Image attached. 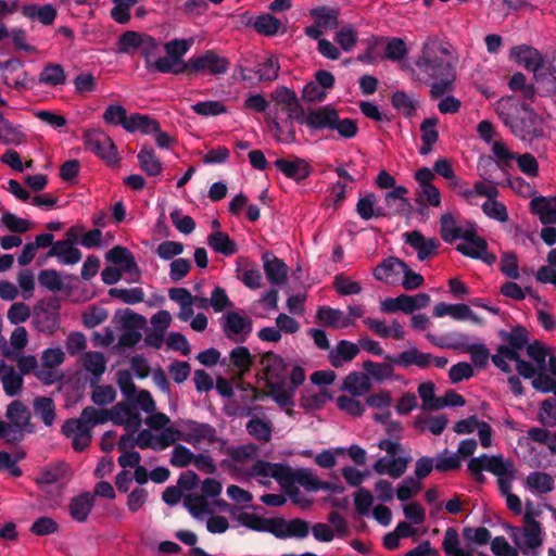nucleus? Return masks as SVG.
I'll return each mask as SVG.
<instances>
[{
  "label": "nucleus",
  "mask_w": 556,
  "mask_h": 556,
  "mask_svg": "<svg viewBox=\"0 0 556 556\" xmlns=\"http://www.w3.org/2000/svg\"><path fill=\"white\" fill-rule=\"evenodd\" d=\"M509 56L527 71L532 72L536 81H541L543 78L541 71L544 68L545 60L538 49L528 45L515 46L510 49Z\"/></svg>",
  "instance_id": "423d86ee"
},
{
  "label": "nucleus",
  "mask_w": 556,
  "mask_h": 556,
  "mask_svg": "<svg viewBox=\"0 0 556 556\" xmlns=\"http://www.w3.org/2000/svg\"><path fill=\"white\" fill-rule=\"evenodd\" d=\"M482 212L489 217L494 220L505 223L508 220V213L506 206L496 200H488L485 201L482 206Z\"/></svg>",
  "instance_id": "338daca9"
},
{
  "label": "nucleus",
  "mask_w": 556,
  "mask_h": 556,
  "mask_svg": "<svg viewBox=\"0 0 556 556\" xmlns=\"http://www.w3.org/2000/svg\"><path fill=\"white\" fill-rule=\"evenodd\" d=\"M459 543L457 530L453 527L447 528L442 542L445 556H473L472 549L465 551L459 547Z\"/></svg>",
  "instance_id": "4c0bfd02"
},
{
  "label": "nucleus",
  "mask_w": 556,
  "mask_h": 556,
  "mask_svg": "<svg viewBox=\"0 0 556 556\" xmlns=\"http://www.w3.org/2000/svg\"><path fill=\"white\" fill-rule=\"evenodd\" d=\"M50 257H58L60 263L65 265H74L81 260L83 254L80 250L71 244V242L59 240L55 241V243H53L50 250L45 254L40 264Z\"/></svg>",
  "instance_id": "f3484780"
},
{
  "label": "nucleus",
  "mask_w": 556,
  "mask_h": 556,
  "mask_svg": "<svg viewBox=\"0 0 556 556\" xmlns=\"http://www.w3.org/2000/svg\"><path fill=\"white\" fill-rule=\"evenodd\" d=\"M229 65V60L219 55L215 50H205L199 55L191 56V66L194 75H222L227 73Z\"/></svg>",
  "instance_id": "0eeeda50"
},
{
  "label": "nucleus",
  "mask_w": 556,
  "mask_h": 556,
  "mask_svg": "<svg viewBox=\"0 0 556 556\" xmlns=\"http://www.w3.org/2000/svg\"><path fill=\"white\" fill-rule=\"evenodd\" d=\"M84 367L87 371L91 372L93 379L91 380V386L98 383L101 376L105 372L106 369V359L101 352H88L84 358Z\"/></svg>",
  "instance_id": "58836bf2"
},
{
  "label": "nucleus",
  "mask_w": 556,
  "mask_h": 556,
  "mask_svg": "<svg viewBox=\"0 0 556 556\" xmlns=\"http://www.w3.org/2000/svg\"><path fill=\"white\" fill-rule=\"evenodd\" d=\"M184 506L194 518H200L202 515L211 513L205 495H201L200 493H189L185 495Z\"/></svg>",
  "instance_id": "37998d69"
},
{
  "label": "nucleus",
  "mask_w": 556,
  "mask_h": 556,
  "mask_svg": "<svg viewBox=\"0 0 556 556\" xmlns=\"http://www.w3.org/2000/svg\"><path fill=\"white\" fill-rule=\"evenodd\" d=\"M446 315H450L455 320H466L470 319L473 323H479L480 319L472 313L470 307L467 304H446L444 302H440L433 307V316L441 318Z\"/></svg>",
  "instance_id": "4be33fe9"
},
{
  "label": "nucleus",
  "mask_w": 556,
  "mask_h": 556,
  "mask_svg": "<svg viewBox=\"0 0 556 556\" xmlns=\"http://www.w3.org/2000/svg\"><path fill=\"white\" fill-rule=\"evenodd\" d=\"M114 406L111 409H97L93 406H87L81 412L83 419L89 422L91 427L105 424L109 420L114 422Z\"/></svg>",
  "instance_id": "a18cd8bd"
},
{
  "label": "nucleus",
  "mask_w": 556,
  "mask_h": 556,
  "mask_svg": "<svg viewBox=\"0 0 556 556\" xmlns=\"http://www.w3.org/2000/svg\"><path fill=\"white\" fill-rule=\"evenodd\" d=\"M187 427L189 432L186 434V438H184L185 442L194 445L202 441H206L210 444H214L218 440L215 428L210 424L188 420Z\"/></svg>",
  "instance_id": "412c9836"
},
{
  "label": "nucleus",
  "mask_w": 556,
  "mask_h": 556,
  "mask_svg": "<svg viewBox=\"0 0 556 556\" xmlns=\"http://www.w3.org/2000/svg\"><path fill=\"white\" fill-rule=\"evenodd\" d=\"M38 282L49 291L56 292L63 289L61 274L56 269H43L38 274Z\"/></svg>",
  "instance_id": "69168bd1"
},
{
  "label": "nucleus",
  "mask_w": 556,
  "mask_h": 556,
  "mask_svg": "<svg viewBox=\"0 0 556 556\" xmlns=\"http://www.w3.org/2000/svg\"><path fill=\"white\" fill-rule=\"evenodd\" d=\"M408 192L406 187L397 186L393 190L389 191L384 195V206L387 207L390 216H402L410 212L412 205L405 198Z\"/></svg>",
  "instance_id": "a211bd4d"
},
{
  "label": "nucleus",
  "mask_w": 556,
  "mask_h": 556,
  "mask_svg": "<svg viewBox=\"0 0 556 556\" xmlns=\"http://www.w3.org/2000/svg\"><path fill=\"white\" fill-rule=\"evenodd\" d=\"M245 429L251 437L258 441L268 442L271 439L273 427L270 421L253 417L247 422Z\"/></svg>",
  "instance_id": "ea45409f"
},
{
  "label": "nucleus",
  "mask_w": 556,
  "mask_h": 556,
  "mask_svg": "<svg viewBox=\"0 0 556 556\" xmlns=\"http://www.w3.org/2000/svg\"><path fill=\"white\" fill-rule=\"evenodd\" d=\"M191 110L198 115L210 117L225 114L227 106L220 101L208 100L197 102L191 105Z\"/></svg>",
  "instance_id": "5fc2aeb1"
},
{
  "label": "nucleus",
  "mask_w": 556,
  "mask_h": 556,
  "mask_svg": "<svg viewBox=\"0 0 556 556\" xmlns=\"http://www.w3.org/2000/svg\"><path fill=\"white\" fill-rule=\"evenodd\" d=\"M274 166L287 178L294 180L296 184H301L307 179L313 167L305 159L292 155L291 157H280L274 162Z\"/></svg>",
  "instance_id": "1a4fd4ad"
},
{
  "label": "nucleus",
  "mask_w": 556,
  "mask_h": 556,
  "mask_svg": "<svg viewBox=\"0 0 556 556\" xmlns=\"http://www.w3.org/2000/svg\"><path fill=\"white\" fill-rule=\"evenodd\" d=\"M263 268L269 283L281 286L286 282L288 276V266L271 251H265L262 254Z\"/></svg>",
  "instance_id": "ddd939ff"
},
{
  "label": "nucleus",
  "mask_w": 556,
  "mask_h": 556,
  "mask_svg": "<svg viewBox=\"0 0 556 556\" xmlns=\"http://www.w3.org/2000/svg\"><path fill=\"white\" fill-rule=\"evenodd\" d=\"M3 390L7 395H17L23 387V376L17 374L13 367H10L7 372L3 374L2 378Z\"/></svg>",
  "instance_id": "680f3d73"
},
{
  "label": "nucleus",
  "mask_w": 556,
  "mask_h": 556,
  "mask_svg": "<svg viewBox=\"0 0 556 556\" xmlns=\"http://www.w3.org/2000/svg\"><path fill=\"white\" fill-rule=\"evenodd\" d=\"M5 416L10 419L11 424H15L16 427H23V429H26L27 433L35 432V426L30 421V412L21 401H12L8 405Z\"/></svg>",
  "instance_id": "393cba45"
},
{
  "label": "nucleus",
  "mask_w": 556,
  "mask_h": 556,
  "mask_svg": "<svg viewBox=\"0 0 556 556\" xmlns=\"http://www.w3.org/2000/svg\"><path fill=\"white\" fill-rule=\"evenodd\" d=\"M254 29L265 36H275L279 33L281 22L269 13H264L255 18L253 22Z\"/></svg>",
  "instance_id": "c03bdc74"
},
{
  "label": "nucleus",
  "mask_w": 556,
  "mask_h": 556,
  "mask_svg": "<svg viewBox=\"0 0 556 556\" xmlns=\"http://www.w3.org/2000/svg\"><path fill=\"white\" fill-rule=\"evenodd\" d=\"M270 129L275 131V138L282 143H293L296 141L293 122L287 121L286 126L277 119L270 122Z\"/></svg>",
  "instance_id": "0e129e2a"
},
{
  "label": "nucleus",
  "mask_w": 556,
  "mask_h": 556,
  "mask_svg": "<svg viewBox=\"0 0 556 556\" xmlns=\"http://www.w3.org/2000/svg\"><path fill=\"white\" fill-rule=\"evenodd\" d=\"M143 36L144 33H138L135 30H127L123 33L117 42L118 51L129 54L135 50H139Z\"/></svg>",
  "instance_id": "6e6d98bb"
},
{
  "label": "nucleus",
  "mask_w": 556,
  "mask_h": 556,
  "mask_svg": "<svg viewBox=\"0 0 556 556\" xmlns=\"http://www.w3.org/2000/svg\"><path fill=\"white\" fill-rule=\"evenodd\" d=\"M514 98L506 97L497 101L496 113L511 132L522 140L540 138L544 130L542 118L526 102L513 104Z\"/></svg>",
  "instance_id": "f03ea898"
},
{
  "label": "nucleus",
  "mask_w": 556,
  "mask_h": 556,
  "mask_svg": "<svg viewBox=\"0 0 556 556\" xmlns=\"http://www.w3.org/2000/svg\"><path fill=\"white\" fill-rule=\"evenodd\" d=\"M466 545L471 548L475 545H486L491 541V532L485 527H465L462 531Z\"/></svg>",
  "instance_id": "a19ab883"
},
{
  "label": "nucleus",
  "mask_w": 556,
  "mask_h": 556,
  "mask_svg": "<svg viewBox=\"0 0 556 556\" xmlns=\"http://www.w3.org/2000/svg\"><path fill=\"white\" fill-rule=\"evenodd\" d=\"M309 533L308 521L301 518H293L286 520L282 517H277V530L275 538L286 540L289 538L305 539Z\"/></svg>",
  "instance_id": "2eb2a0df"
},
{
  "label": "nucleus",
  "mask_w": 556,
  "mask_h": 556,
  "mask_svg": "<svg viewBox=\"0 0 556 556\" xmlns=\"http://www.w3.org/2000/svg\"><path fill=\"white\" fill-rule=\"evenodd\" d=\"M38 83L48 87H56L66 83L64 67L58 63H48L39 74Z\"/></svg>",
  "instance_id": "2f4dec72"
},
{
  "label": "nucleus",
  "mask_w": 556,
  "mask_h": 556,
  "mask_svg": "<svg viewBox=\"0 0 556 556\" xmlns=\"http://www.w3.org/2000/svg\"><path fill=\"white\" fill-rule=\"evenodd\" d=\"M229 358L232 366L238 369L237 377L240 380L251 370L254 364V356L243 345L233 348L229 353Z\"/></svg>",
  "instance_id": "c85d7f7f"
},
{
  "label": "nucleus",
  "mask_w": 556,
  "mask_h": 556,
  "mask_svg": "<svg viewBox=\"0 0 556 556\" xmlns=\"http://www.w3.org/2000/svg\"><path fill=\"white\" fill-rule=\"evenodd\" d=\"M492 152L497 159L496 165L504 173L507 174V168L511 167L510 162L515 160L517 153L510 151L505 143L495 141L492 146Z\"/></svg>",
  "instance_id": "bf43d9fd"
},
{
  "label": "nucleus",
  "mask_w": 556,
  "mask_h": 556,
  "mask_svg": "<svg viewBox=\"0 0 556 556\" xmlns=\"http://www.w3.org/2000/svg\"><path fill=\"white\" fill-rule=\"evenodd\" d=\"M447 418L445 415L440 416H428L422 418L421 416L416 417L415 427L424 430V424L428 426L429 431L434 435H440L447 426Z\"/></svg>",
  "instance_id": "13d9d810"
},
{
  "label": "nucleus",
  "mask_w": 556,
  "mask_h": 556,
  "mask_svg": "<svg viewBox=\"0 0 556 556\" xmlns=\"http://www.w3.org/2000/svg\"><path fill=\"white\" fill-rule=\"evenodd\" d=\"M523 523L525 528L522 530V545L518 541V534L521 532L520 528L511 526L509 527V529L511 530V538L514 542L519 546V548L525 555H529V549H535L536 547L542 545V529L541 523L538 520H535V518H532L530 514L523 515Z\"/></svg>",
  "instance_id": "6e6552de"
},
{
  "label": "nucleus",
  "mask_w": 556,
  "mask_h": 556,
  "mask_svg": "<svg viewBox=\"0 0 556 556\" xmlns=\"http://www.w3.org/2000/svg\"><path fill=\"white\" fill-rule=\"evenodd\" d=\"M531 213L539 216L540 222L547 226L556 224V195L535 197L530 202Z\"/></svg>",
  "instance_id": "6ab92c4d"
},
{
  "label": "nucleus",
  "mask_w": 556,
  "mask_h": 556,
  "mask_svg": "<svg viewBox=\"0 0 556 556\" xmlns=\"http://www.w3.org/2000/svg\"><path fill=\"white\" fill-rule=\"evenodd\" d=\"M403 312L405 314H412L417 309L425 308L429 305L431 299L427 293H418L415 295H408L406 293L401 294Z\"/></svg>",
  "instance_id": "e2e57ef3"
},
{
  "label": "nucleus",
  "mask_w": 556,
  "mask_h": 556,
  "mask_svg": "<svg viewBox=\"0 0 556 556\" xmlns=\"http://www.w3.org/2000/svg\"><path fill=\"white\" fill-rule=\"evenodd\" d=\"M316 318L320 324L336 329L354 326V320L350 316H345L340 309L326 305L317 309Z\"/></svg>",
  "instance_id": "5701e85b"
},
{
  "label": "nucleus",
  "mask_w": 556,
  "mask_h": 556,
  "mask_svg": "<svg viewBox=\"0 0 556 556\" xmlns=\"http://www.w3.org/2000/svg\"><path fill=\"white\" fill-rule=\"evenodd\" d=\"M269 390V396L276 402V404L281 407H294L295 403L293 400L295 391L293 389L288 388L287 386H269L267 388Z\"/></svg>",
  "instance_id": "49530a36"
},
{
  "label": "nucleus",
  "mask_w": 556,
  "mask_h": 556,
  "mask_svg": "<svg viewBox=\"0 0 556 556\" xmlns=\"http://www.w3.org/2000/svg\"><path fill=\"white\" fill-rule=\"evenodd\" d=\"M1 137L0 140L4 144L18 146L25 141V135L20 127L14 126L11 122L5 118H1Z\"/></svg>",
  "instance_id": "09e8293b"
},
{
  "label": "nucleus",
  "mask_w": 556,
  "mask_h": 556,
  "mask_svg": "<svg viewBox=\"0 0 556 556\" xmlns=\"http://www.w3.org/2000/svg\"><path fill=\"white\" fill-rule=\"evenodd\" d=\"M237 520L242 526L253 531L268 532L275 536L277 530V517L264 518L255 514L242 511L237 516Z\"/></svg>",
  "instance_id": "a878e982"
},
{
  "label": "nucleus",
  "mask_w": 556,
  "mask_h": 556,
  "mask_svg": "<svg viewBox=\"0 0 556 556\" xmlns=\"http://www.w3.org/2000/svg\"><path fill=\"white\" fill-rule=\"evenodd\" d=\"M253 321L238 312H228L220 319L225 337L233 343L242 344L252 332Z\"/></svg>",
  "instance_id": "20e7f679"
},
{
  "label": "nucleus",
  "mask_w": 556,
  "mask_h": 556,
  "mask_svg": "<svg viewBox=\"0 0 556 556\" xmlns=\"http://www.w3.org/2000/svg\"><path fill=\"white\" fill-rule=\"evenodd\" d=\"M109 295L121 300L126 304H138L144 301V292L141 288L135 287L130 289L111 288Z\"/></svg>",
  "instance_id": "3c124183"
},
{
  "label": "nucleus",
  "mask_w": 556,
  "mask_h": 556,
  "mask_svg": "<svg viewBox=\"0 0 556 556\" xmlns=\"http://www.w3.org/2000/svg\"><path fill=\"white\" fill-rule=\"evenodd\" d=\"M393 363L386 361L384 363H375L367 359L363 363L364 370L374 378L375 381L381 382L393 376Z\"/></svg>",
  "instance_id": "79ce46f5"
},
{
  "label": "nucleus",
  "mask_w": 556,
  "mask_h": 556,
  "mask_svg": "<svg viewBox=\"0 0 556 556\" xmlns=\"http://www.w3.org/2000/svg\"><path fill=\"white\" fill-rule=\"evenodd\" d=\"M0 224L13 233H25L33 226L30 220L18 217L11 212H4L1 215Z\"/></svg>",
  "instance_id": "de8ad7c7"
},
{
  "label": "nucleus",
  "mask_w": 556,
  "mask_h": 556,
  "mask_svg": "<svg viewBox=\"0 0 556 556\" xmlns=\"http://www.w3.org/2000/svg\"><path fill=\"white\" fill-rule=\"evenodd\" d=\"M71 476V467L65 462H58L46 466L36 478L35 482L39 489L47 492L51 484L60 483Z\"/></svg>",
  "instance_id": "4468645a"
},
{
  "label": "nucleus",
  "mask_w": 556,
  "mask_h": 556,
  "mask_svg": "<svg viewBox=\"0 0 556 556\" xmlns=\"http://www.w3.org/2000/svg\"><path fill=\"white\" fill-rule=\"evenodd\" d=\"M87 150L105 161L109 165L116 164L119 159L113 140L101 129H88L83 135Z\"/></svg>",
  "instance_id": "7ed1b4c3"
},
{
  "label": "nucleus",
  "mask_w": 556,
  "mask_h": 556,
  "mask_svg": "<svg viewBox=\"0 0 556 556\" xmlns=\"http://www.w3.org/2000/svg\"><path fill=\"white\" fill-rule=\"evenodd\" d=\"M114 424L124 426L127 432L136 433L142 424L139 412L134 403L118 402L114 405Z\"/></svg>",
  "instance_id": "f8f14e48"
},
{
  "label": "nucleus",
  "mask_w": 556,
  "mask_h": 556,
  "mask_svg": "<svg viewBox=\"0 0 556 556\" xmlns=\"http://www.w3.org/2000/svg\"><path fill=\"white\" fill-rule=\"evenodd\" d=\"M207 244L214 252L225 256H231L238 251L237 243L229 237L227 232L220 230L213 231L208 235Z\"/></svg>",
  "instance_id": "cd10ccee"
},
{
  "label": "nucleus",
  "mask_w": 556,
  "mask_h": 556,
  "mask_svg": "<svg viewBox=\"0 0 556 556\" xmlns=\"http://www.w3.org/2000/svg\"><path fill=\"white\" fill-rule=\"evenodd\" d=\"M528 331L521 326H515L507 336L508 350L519 353L528 344Z\"/></svg>",
  "instance_id": "774afa93"
},
{
  "label": "nucleus",
  "mask_w": 556,
  "mask_h": 556,
  "mask_svg": "<svg viewBox=\"0 0 556 556\" xmlns=\"http://www.w3.org/2000/svg\"><path fill=\"white\" fill-rule=\"evenodd\" d=\"M357 40V31L350 24L342 26L334 35V41L346 52L353 50Z\"/></svg>",
  "instance_id": "052dcab7"
},
{
  "label": "nucleus",
  "mask_w": 556,
  "mask_h": 556,
  "mask_svg": "<svg viewBox=\"0 0 556 556\" xmlns=\"http://www.w3.org/2000/svg\"><path fill=\"white\" fill-rule=\"evenodd\" d=\"M59 307L60 304L56 299H51L47 308L37 309L35 307L33 317L35 328L40 332H53L59 326V314L56 312Z\"/></svg>",
  "instance_id": "9b49d317"
},
{
  "label": "nucleus",
  "mask_w": 556,
  "mask_h": 556,
  "mask_svg": "<svg viewBox=\"0 0 556 556\" xmlns=\"http://www.w3.org/2000/svg\"><path fill=\"white\" fill-rule=\"evenodd\" d=\"M406 268V263L396 256H389L379 263L372 270L375 279L391 282V278L399 276Z\"/></svg>",
  "instance_id": "bb28decb"
},
{
  "label": "nucleus",
  "mask_w": 556,
  "mask_h": 556,
  "mask_svg": "<svg viewBox=\"0 0 556 556\" xmlns=\"http://www.w3.org/2000/svg\"><path fill=\"white\" fill-rule=\"evenodd\" d=\"M359 352L358 344L349 340H340L336 349L329 352L328 358L332 367L340 368L344 363L353 361Z\"/></svg>",
  "instance_id": "b1692460"
},
{
  "label": "nucleus",
  "mask_w": 556,
  "mask_h": 556,
  "mask_svg": "<svg viewBox=\"0 0 556 556\" xmlns=\"http://www.w3.org/2000/svg\"><path fill=\"white\" fill-rule=\"evenodd\" d=\"M280 64L277 56L270 54L265 61L260 62L255 68H251L256 76L258 81L270 83L278 78Z\"/></svg>",
  "instance_id": "c9c22d12"
},
{
  "label": "nucleus",
  "mask_w": 556,
  "mask_h": 556,
  "mask_svg": "<svg viewBox=\"0 0 556 556\" xmlns=\"http://www.w3.org/2000/svg\"><path fill=\"white\" fill-rule=\"evenodd\" d=\"M94 507V495L90 492H83L71 498L68 513L73 520L85 522Z\"/></svg>",
  "instance_id": "aec40b11"
},
{
  "label": "nucleus",
  "mask_w": 556,
  "mask_h": 556,
  "mask_svg": "<svg viewBox=\"0 0 556 556\" xmlns=\"http://www.w3.org/2000/svg\"><path fill=\"white\" fill-rule=\"evenodd\" d=\"M337 110L331 105L319 106L306 114L305 125L314 130L331 129L337 121Z\"/></svg>",
  "instance_id": "dca6fc26"
},
{
  "label": "nucleus",
  "mask_w": 556,
  "mask_h": 556,
  "mask_svg": "<svg viewBox=\"0 0 556 556\" xmlns=\"http://www.w3.org/2000/svg\"><path fill=\"white\" fill-rule=\"evenodd\" d=\"M460 227L456 226L452 214H443L440 218V235L446 243H452L459 239Z\"/></svg>",
  "instance_id": "864d4df0"
},
{
  "label": "nucleus",
  "mask_w": 556,
  "mask_h": 556,
  "mask_svg": "<svg viewBox=\"0 0 556 556\" xmlns=\"http://www.w3.org/2000/svg\"><path fill=\"white\" fill-rule=\"evenodd\" d=\"M309 15L315 20V24L321 28H337L339 26V11L337 9L327 5L316 7L309 11Z\"/></svg>",
  "instance_id": "e433bc0d"
},
{
  "label": "nucleus",
  "mask_w": 556,
  "mask_h": 556,
  "mask_svg": "<svg viewBox=\"0 0 556 556\" xmlns=\"http://www.w3.org/2000/svg\"><path fill=\"white\" fill-rule=\"evenodd\" d=\"M502 353L506 355L508 361L516 362V370L525 379H533L538 374L536 368L528 361L520 357L519 353L508 350V348H502Z\"/></svg>",
  "instance_id": "603ef678"
},
{
  "label": "nucleus",
  "mask_w": 556,
  "mask_h": 556,
  "mask_svg": "<svg viewBox=\"0 0 556 556\" xmlns=\"http://www.w3.org/2000/svg\"><path fill=\"white\" fill-rule=\"evenodd\" d=\"M527 485L539 493H548L554 489V479L548 473L532 471L527 477Z\"/></svg>",
  "instance_id": "8fccbe9b"
},
{
  "label": "nucleus",
  "mask_w": 556,
  "mask_h": 556,
  "mask_svg": "<svg viewBox=\"0 0 556 556\" xmlns=\"http://www.w3.org/2000/svg\"><path fill=\"white\" fill-rule=\"evenodd\" d=\"M161 46V41L156 40L154 37L144 34L142 41L140 43V54L144 58L146 68L148 71H152V59L159 53Z\"/></svg>",
  "instance_id": "4d7b16f0"
},
{
  "label": "nucleus",
  "mask_w": 556,
  "mask_h": 556,
  "mask_svg": "<svg viewBox=\"0 0 556 556\" xmlns=\"http://www.w3.org/2000/svg\"><path fill=\"white\" fill-rule=\"evenodd\" d=\"M403 239L406 244L417 251V258L420 262L434 256L440 248V242L437 238L427 239L419 230L404 232Z\"/></svg>",
  "instance_id": "9d476101"
},
{
  "label": "nucleus",
  "mask_w": 556,
  "mask_h": 556,
  "mask_svg": "<svg viewBox=\"0 0 556 556\" xmlns=\"http://www.w3.org/2000/svg\"><path fill=\"white\" fill-rule=\"evenodd\" d=\"M22 13L28 18H37L41 24L51 25L58 16L56 9L52 4H27L22 8Z\"/></svg>",
  "instance_id": "473e14b6"
},
{
  "label": "nucleus",
  "mask_w": 556,
  "mask_h": 556,
  "mask_svg": "<svg viewBox=\"0 0 556 556\" xmlns=\"http://www.w3.org/2000/svg\"><path fill=\"white\" fill-rule=\"evenodd\" d=\"M34 415L39 418L46 427H51L54 424L55 404L49 396H37L33 400Z\"/></svg>",
  "instance_id": "c756f323"
},
{
  "label": "nucleus",
  "mask_w": 556,
  "mask_h": 556,
  "mask_svg": "<svg viewBox=\"0 0 556 556\" xmlns=\"http://www.w3.org/2000/svg\"><path fill=\"white\" fill-rule=\"evenodd\" d=\"M343 389L352 396H362L371 390L369 376L361 371H351L343 380Z\"/></svg>",
  "instance_id": "7c9ffc66"
},
{
  "label": "nucleus",
  "mask_w": 556,
  "mask_h": 556,
  "mask_svg": "<svg viewBox=\"0 0 556 556\" xmlns=\"http://www.w3.org/2000/svg\"><path fill=\"white\" fill-rule=\"evenodd\" d=\"M138 161L141 169L148 176H159L163 170V165L151 147H142L139 151Z\"/></svg>",
  "instance_id": "72a5a7b5"
},
{
  "label": "nucleus",
  "mask_w": 556,
  "mask_h": 556,
  "mask_svg": "<svg viewBox=\"0 0 556 556\" xmlns=\"http://www.w3.org/2000/svg\"><path fill=\"white\" fill-rule=\"evenodd\" d=\"M260 364L263 367V378L266 380V388L269 386H287L288 369L290 364L280 355L268 351L262 354Z\"/></svg>",
  "instance_id": "39448f33"
},
{
  "label": "nucleus",
  "mask_w": 556,
  "mask_h": 556,
  "mask_svg": "<svg viewBox=\"0 0 556 556\" xmlns=\"http://www.w3.org/2000/svg\"><path fill=\"white\" fill-rule=\"evenodd\" d=\"M417 79L430 84V97L439 99L453 90L456 70L452 54L437 37H429L415 61Z\"/></svg>",
  "instance_id": "f257e3e1"
},
{
  "label": "nucleus",
  "mask_w": 556,
  "mask_h": 556,
  "mask_svg": "<svg viewBox=\"0 0 556 556\" xmlns=\"http://www.w3.org/2000/svg\"><path fill=\"white\" fill-rule=\"evenodd\" d=\"M479 245L480 244L477 242L471 244H457L456 251L467 257L480 260L488 265H493L496 262V255L488 251L486 240L484 239V243L481 247Z\"/></svg>",
  "instance_id": "f704fd0d"
}]
</instances>
